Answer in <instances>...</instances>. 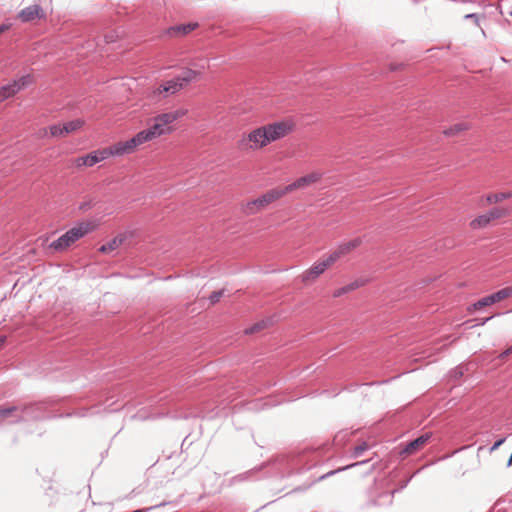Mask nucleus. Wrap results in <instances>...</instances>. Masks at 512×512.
I'll use <instances>...</instances> for the list:
<instances>
[{"label":"nucleus","instance_id":"nucleus-33","mask_svg":"<svg viewBox=\"0 0 512 512\" xmlns=\"http://www.w3.org/2000/svg\"><path fill=\"white\" fill-rule=\"evenodd\" d=\"M464 372H465L464 366L460 365V366L453 368L449 372V375L453 380H459L464 375Z\"/></svg>","mask_w":512,"mask_h":512},{"label":"nucleus","instance_id":"nucleus-38","mask_svg":"<svg viewBox=\"0 0 512 512\" xmlns=\"http://www.w3.org/2000/svg\"><path fill=\"white\" fill-rule=\"evenodd\" d=\"M505 440H506L505 437H502V438L496 440L494 442V444L490 447L489 451L494 452L495 450H497L505 442Z\"/></svg>","mask_w":512,"mask_h":512},{"label":"nucleus","instance_id":"nucleus-24","mask_svg":"<svg viewBox=\"0 0 512 512\" xmlns=\"http://www.w3.org/2000/svg\"><path fill=\"white\" fill-rule=\"evenodd\" d=\"M123 238L121 237H115L112 240L108 241L107 243L103 244L99 251L102 253H109L117 249L123 242Z\"/></svg>","mask_w":512,"mask_h":512},{"label":"nucleus","instance_id":"nucleus-23","mask_svg":"<svg viewBox=\"0 0 512 512\" xmlns=\"http://www.w3.org/2000/svg\"><path fill=\"white\" fill-rule=\"evenodd\" d=\"M19 92V87L17 85H15L13 83V81L11 83H8V84H5V85H2L0 87V97L2 99H7L9 97H12L14 96L16 93Z\"/></svg>","mask_w":512,"mask_h":512},{"label":"nucleus","instance_id":"nucleus-16","mask_svg":"<svg viewBox=\"0 0 512 512\" xmlns=\"http://www.w3.org/2000/svg\"><path fill=\"white\" fill-rule=\"evenodd\" d=\"M182 89V84L178 82L177 78H172L162 83L158 88V93L175 94L177 91Z\"/></svg>","mask_w":512,"mask_h":512},{"label":"nucleus","instance_id":"nucleus-2","mask_svg":"<svg viewBox=\"0 0 512 512\" xmlns=\"http://www.w3.org/2000/svg\"><path fill=\"white\" fill-rule=\"evenodd\" d=\"M41 408V404H31V405H22V406H0V420L5 419L7 417L12 416L14 419L11 423H20L24 421L23 414H29L33 418H38L37 414H34L36 410Z\"/></svg>","mask_w":512,"mask_h":512},{"label":"nucleus","instance_id":"nucleus-22","mask_svg":"<svg viewBox=\"0 0 512 512\" xmlns=\"http://www.w3.org/2000/svg\"><path fill=\"white\" fill-rule=\"evenodd\" d=\"M83 125H84V121L82 119L77 118V119L68 121L66 123H63L62 129H63L65 135H68L72 132L79 130L80 128H82Z\"/></svg>","mask_w":512,"mask_h":512},{"label":"nucleus","instance_id":"nucleus-12","mask_svg":"<svg viewBox=\"0 0 512 512\" xmlns=\"http://www.w3.org/2000/svg\"><path fill=\"white\" fill-rule=\"evenodd\" d=\"M319 179H320V174L310 173V174L302 176V177L298 178L297 180H295L294 182L286 185L285 187H283V189L285 190V193L287 194L296 189L306 187L309 184L318 181Z\"/></svg>","mask_w":512,"mask_h":512},{"label":"nucleus","instance_id":"nucleus-17","mask_svg":"<svg viewBox=\"0 0 512 512\" xmlns=\"http://www.w3.org/2000/svg\"><path fill=\"white\" fill-rule=\"evenodd\" d=\"M185 114L183 110H175L167 113L158 115L156 118L165 127L169 128L168 125L179 119Z\"/></svg>","mask_w":512,"mask_h":512},{"label":"nucleus","instance_id":"nucleus-4","mask_svg":"<svg viewBox=\"0 0 512 512\" xmlns=\"http://www.w3.org/2000/svg\"><path fill=\"white\" fill-rule=\"evenodd\" d=\"M336 255H329L326 259L314 263L309 269L304 271L301 275V280L304 283L315 281L325 270L335 262Z\"/></svg>","mask_w":512,"mask_h":512},{"label":"nucleus","instance_id":"nucleus-3","mask_svg":"<svg viewBox=\"0 0 512 512\" xmlns=\"http://www.w3.org/2000/svg\"><path fill=\"white\" fill-rule=\"evenodd\" d=\"M285 194V190L281 187L270 189L261 196L257 197L256 199L248 202L246 204L245 212L247 214H255L264 207H266L267 205H269L270 203L281 198Z\"/></svg>","mask_w":512,"mask_h":512},{"label":"nucleus","instance_id":"nucleus-35","mask_svg":"<svg viewBox=\"0 0 512 512\" xmlns=\"http://www.w3.org/2000/svg\"><path fill=\"white\" fill-rule=\"evenodd\" d=\"M368 449V445L367 443L363 442L362 444L356 446L353 450V457L357 458V457H360L364 451H366Z\"/></svg>","mask_w":512,"mask_h":512},{"label":"nucleus","instance_id":"nucleus-20","mask_svg":"<svg viewBox=\"0 0 512 512\" xmlns=\"http://www.w3.org/2000/svg\"><path fill=\"white\" fill-rule=\"evenodd\" d=\"M97 163H98V159H97L96 155H94L93 151L88 154H85L83 156H80V157L76 158V160H75V165L77 167H83V166L92 167Z\"/></svg>","mask_w":512,"mask_h":512},{"label":"nucleus","instance_id":"nucleus-15","mask_svg":"<svg viewBox=\"0 0 512 512\" xmlns=\"http://www.w3.org/2000/svg\"><path fill=\"white\" fill-rule=\"evenodd\" d=\"M361 244L360 238L352 239L348 242L342 243L338 246V248L333 251L330 255H336L335 256V262L343 255L349 253L350 251L354 250Z\"/></svg>","mask_w":512,"mask_h":512},{"label":"nucleus","instance_id":"nucleus-42","mask_svg":"<svg viewBox=\"0 0 512 512\" xmlns=\"http://www.w3.org/2000/svg\"><path fill=\"white\" fill-rule=\"evenodd\" d=\"M105 42L106 43L114 42V36L113 35H109V34L105 35Z\"/></svg>","mask_w":512,"mask_h":512},{"label":"nucleus","instance_id":"nucleus-43","mask_svg":"<svg viewBox=\"0 0 512 512\" xmlns=\"http://www.w3.org/2000/svg\"><path fill=\"white\" fill-rule=\"evenodd\" d=\"M493 316H490V317H486L484 319H482L480 322L477 323V325H484L486 324L490 319H492Z\"/></svg>","mask_w":512,"mask_h":512},{"label":"nucleus","instance_id":"nucleus-25","mask_svg":"<svg viewBox=\"0 0 512 512\" xmlns=\"http://www.w3.org/2000/svg\"><path fill=\"white\" fill-rule=\"evenodd\" d=\"M114 150H115V145L110 146L108 148L95 150V151H93V153H94V155H96V157L98 159V163H99L103 160H106L109 156H116Z\"/></svg>","mask_w":512,"mask_h":512},{"label":"nucleus","instance_id":"nucleus-31","mask_svg":"<svg viewBox=\"0 0 512 512\" xmlns=\"http://www.w3.org/2000/svg\"><path fill=\"white\" fill-rule=\"evenodd\" d=\"M49 131H50L51 136H53V137L65 136V133L62 129V124H60V123L53 124V125L49 126Z\"/></svg>","mask_w":512,"mask_h":512},{"label":"nucleus","instance_id":"nucleus-5","mask_svg":"<svg viewBox=\"0 0 512 512\" xmlns=\"http://www.w3.org/2000/svg\"><path fill=\"white\" fill-rule=\"evenodd\" d=\"M262 127L265 130V139L268 141V144L284 138L292 130L291 124L282 121L274 122Z\"/></svg>","mask_w":512,"mask_h":512},{"label":"nucleus","instance_id":"nucleus-45","mask_svg":"<svg viewBox=\"0 0 512 512\" xmlns=\"http://www.w3.org/2000/svg\"><path fill=\"white\" fill-rule=\"evenodd\" d=\"M409 480H410V479H407V480L404 482V484L401 486V489H402V488H404V487L409 483Z\"/></svg>","mask_w":512,"mask_h":512},{"label":"nucleus","instance_id":"nucleus-40","mask_svg":"<svg viewBox=\"0 0 512 512\" xmlns=\"http://www.w3.org/2000/svg\"><path fill=\"white\" fill-rule=\"evenodd\" d=\"M254 472V470L247 471L245 473L239 474L235 477V479L239 481H243L249 478V476Z\"/></svg>","mask_w":512,"mask_h":512},{"label":"nucleus","instance_id":"nucleus-19","mask_svg":"<svg viewBox=\"0 0 512 512\" xmlns=\"http://www.w3.org/2000/svg\"><path fill=\"white\" fill-rule=\"evenodd\" d=\"M197 75V71L187 68L183 70L179 75H176L175 78H177L178 82L182 84V88H184L186 85L192 82Z\"/></svg>","mask_w":512,"mask_h":512},{"label":"nucleus","instance_id":"nucleus-32","mask_svg":"<svg viewBox=\"0 0 512 512\" xmlns=\"http://www.w3.org/2000/svg\"><path fill=\"white\" fill-rule=\"evenodd\" d=\"M510 197L509 193H496L487 196L489 203L499 202Z\"/></svg>","mask_w":512,"mask_h":512},{"label":"nucleus","instance_id":"nucleus-8","mask_svg":"<svg viewBox=\"0 0 512 512\" xmlns=\"http://www.w3.org/2000/svg\"><path fill=\"white\" fill-rule=\"evenodd\" d=\"M431 436L432 433L427 432L409 441L401 448L399 454L405 456L415 454L430 440Z\"/></svg>","mask_w":512,"mask_h":512},{"label":"nucleus","instance_id":"nucleus-18","mask_svg":"<svg viewBox=\"0 0 512 512\" xmlns=\"http://www.w3.org/2000/svg\"><path fill=\"white\" fill-rule=\"evenodd\" d=\"M365 283H366V280H364L362 278L356 279V280L342 286L341 288L335 290L333 293V296L340 297L346 293H349L351 291L356 290L357 288L362 287L363 285H365Z\"/></svg>","mask_w":512,"mask_h":512},{"label":"nucleus","instance_id":"nucleus-39","mask_svg":"<svg viewBox=\"0 0 512 512\" xmlns=\"http://www.w3.org/2000/svg\"><path fill=\"white\" fill-rule=\"evenodd\" d=\"M510 355H512V345L510 347H508L506 350H504L502 353H500L499 359L504 360L507 357H509Z\"/></svg>","mask_w":512,"mask_h":512},{"label":"nucleus","instance_id":"nucleus-36","mask_svg":"<svg viewBox=\"0 0 512 512\" xmlns=\"http://www.w3.org/2000/svg\"><path fill=\"white\" fill-rule=\"evenodd\" d=\"M485 17L484 14L469 13L464 16L465 20H473L476 26H479L480 18Z\"/></svg>","mask_w":512,"mask_h":512},{"label":"nucleus","instance_id":"nucleus-41","mask_svg":"<svg viewBox=\"0 0 512 512\" xmlns=\"http://www.w3.org/2000/svg\"><path fill=\"white\" fill-rule=\"evenodd\" d=\"M11 26H12V24H11V23H8V22H6V23H2V24L0 25V35H1L2 33L6 32L7 30H9V29L11 28Z\"/></svg>","mask_w":512,"mask_h":512},{"label":"nucleus","instance_id":"nucleus-37","mask_svg":"<svg viewBox=\"0 0 512 512\" xmlns=\"http://www.w3.org/2000/svg\"><path fill=\"white\" fill-rule=\"evenodd\" d=\"M224 294V290H217V291H213L210 296H209V300L212 304H215L217 303L220 298L223 296Z\"/></svg>","mask_w":512,"mask_h":512},{"label":"nucleus","instance_id":"nucleus-30","mask_svg":"<svg viewBox=\"0 0 512 512\" xmlns=\"http://www.w3.org/2000/svg\"><path fill=\"white\" fill-rule=\"evenodd\" d=\"M13 83L17 85L19 87V91H21L32 83V77L27 74L20 77L19 79L13 80Z\"/></svg>","mask_w":512,"mask_h":512},{"label":"nucleus","instance_id":"nucleus-13","mask_svg":"<svg viewBox=\"0 0 512 512\" xmlns=\"http://www.w3.org/2000/svg\"><path fill=\"white\" fill-rule=\"evenodd\" d=\"M199 24L197 22H189L185 24H179L175 26H171L165 30V34L169 37H179L184 36L198 28Z\"/></svg>","mask_w":512,"mask_h":512},{"label":"nucleus","instance_id":"nucleus-6","mask_svg":"<svg viewBox=\"0 0 512 512\" xmlns=\"http://www.w3.org/2000/svg\"><path fill=\"white\" fill-rule=\"evenodd\" d=\"M145 142H147V140L145 139L143 133L140 131L132 138H130L124 142H119V143L115 144L114 152H115L116 156L130 154L131 152L134 151V149L137 146H139Z\"/></svg>","mask_w":512,"mask_h":512},{"label":"nucleus","instance_id":"nucleus-11","mask_svg":"<svg viewBox=\"0 0 512 512\" xmlns=\"http://www.w3.org/2000/svg\"><path fill=\"white\" fill-rule=\"evenodd\" d=\"M18 18L23 23H28V22L33 21L34 19L45 18V13L39 4H34V5H30L28 7L23 8L18 13Z\"/></svg>","mask_w":512,"mask_h":512},{"label":"nucleus","instance_id":"nucleus-28","mask_svg":"<svg viewBox=\"0 0 512 512\" xmlns=\"http://www.w3.org/2000/svg\"><path fill=\"white\" fill-rule=\"evenodd\" d=\"M495 300L493 298V295L492 294H489L487 296H484L482 297L481 299H479L477 302H475L473 304V307L475 309H481L483 307H486V306H490L492 304H495Z\"/></svg>","mask_w":512,"mask_h":512},{"label":"nucleus","instance_id":"nucleus-14","mask_svg":"<svg viewBox=\"0 0 512 512\" xmlns=\"http://www.w3.org/2000/svg\"><path fill=\"white\" fill-rule=\"evenodd\" d=\"M147 141L153 140L163 134L170 132V128H165L157 118L155 122L149 128L141 131Z\"/></svg>","mask_w":512,"mask_h":512},{"label":"nucleus","instance_id":"nucleus-21","mask_svg":"<svg viewBox=\"0 0 512 512\" xmlns=\"http://www.w3.org/2000/svg\"><path fill=\"white\" fill-rule=\"evenodd\" d=\"M397 489L383 492L379 495L378 499L371 500V504L375 506L390 505L393 500L394 493Z\"/></svg>","mask_w":512,"mask_h":512},{"label":"nucleus","instance_id":"nucleus-26","mask_svg":"<svg viewBox=\"0 0 512 512\" xmlns=\"http://www.w3.org/2000/svg\"><path fill=\"white\" fill-rule=\"evenodd\" d=\"M467 129H468L467 124H465V123H456V124L452 125L451 127L445 129L443 131V133H444L445 136L451 137V136L457 135L460 132H462L464 130H467Z\"/></svg>","mask_w":512,"mask_h":512},{"label":"nucleus","instance_id":"nucleus-7","mask_svg":"<svg viewBox=\"0 0 512 512\" xmlns=\"http://www.w3.org/2000/svg\"><path fill=\"white\" fill-rule=\"evenodd\" d=\"M241 144L251 149H258L268 145V141L265 139L264 128L259 127L251 131L247 138L242 139Z\"/></svg>","mask_w":512,"mask_h":512},{"label":"nucleus","instance_id":"nucleus-27","mask_svg":"<svg viewBox=\"0 0 512 512\" xmlns=\"http://www.w3.org/2000/svg\"><path fill=\"white\" fill-rule=\"evenodd\" d=\"M492 295H493V298L496 303L501 300H504V299L512 296V286L502 288V289L492 293Z\"/></svg>","mask_w":512,"mask_h":512},{"label":"nucleus","instance_id":"nucleus-44","mask_svg":"<svg viewBox=\"0 0 512 512\" xmlns=\"http://www.w3.org/2000/svg\"><path fill=\"white\" fill-rule=\"evenodd\" d=\"M6 336L2 335L0 336V348L5 344L6 342Z\"/></svg>","mask_w":512,"mask_h":512},{"label":"nucleus","instance_id":"nucleus-9","mask_svg":"<svg viewBox=\"0 0 512 512\" xmlns=\"http://www.w3.org/2000/svg\"><path fill=\"white\" fill-rule=\"evenodd\" d=\"M504 215V211L500 208H493L487 213L482 214L471 221L474 229L486 227L492 220L499 219Z\"/></svg>","mask_w":512,"mask_h":512},{"label":"nucleus","instance_id":"nucleus-29","mask_svg":"<svg viewBox=\"0 0 512 512\" xmlns=\"http://www.w3.org/2000/svg\"><path fill=\"white\" fill-rule=\"evenodd\" d=\"M268 324H269L268 320L259 321L255 324H253L251 327L247 328L245 330V333L253 334V333L259 332V331L263 330L264 328H266L268 326Z\"/></svg>","mask_w":512,"mask_h":512},{"label":"nucleus","instance_id":"nucleus-34","mask_svg":"<svg viewBox=\"0 0 512 512\" xmlns=\"http://www.w3.org/2000/svg\"><path fill=\"white\" fill-rule=\"evenodd\" d=\"M363 463H365V461L358 462V463H354V464H351V465H347V466H345V467H343V468H338V469H336V470L330 471V472H328V473H326V474H324V475L320 476V477L318 478V480H323V479H325V478H327V477H329V476H331V475H334V474H336V473H338V472H341V471L346 470V469H348V468H350V467H354V466H357V465H360V464H363Z\"/></svg>","mask_w":512,"mask_h":512},{"label":"nucleus","instance_id":"nucleus-10","mask_svg":"<svg viewBox=\"0 0 512 512\" xmlns=\"http://www.w3.org/2000/svg\"><path fill=\"white\" fill-rule=\"evenodd\" d=\"M315 464V453L307 451L293 460V470L296 473H301L304 470H309Z\"/></svg>","mask_w":512,"mask_h":512},{"label":"nucleus","instance_id":"nucleus-1","mask_svg":"<svg viewBox=\"0 0 512 512\" xmlns=\"http://www.w3.org/2000/svg\"><path fill=\"white\" fill-rule=\"evenodd\" d=\"M92 230L93 226L91 223L82 221L54 240L50 244V248L55 251H64Z\"/></svg>","mask_w":512,"mask_h":512}]
</instances>
